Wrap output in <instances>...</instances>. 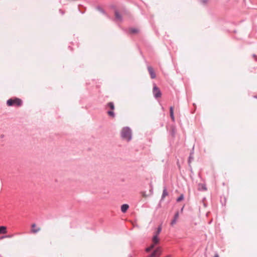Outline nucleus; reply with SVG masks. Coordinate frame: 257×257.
I'll return each instance as SVG.
<instances>
[{"instance_id":"f257e3e1","label":"nucleus","mask_w":257,"mask_h":257,"mask_svg":"<svg viewBox=\"0 0 257 257\" xmlns=\"http://www.w3.org/2000/svg\"><path fill=\"white\" fill-rule=\"evenodd\" d=\"M22 103L23 101L21 99L16 97L9 99L7 101V105L9 106L19 107L22 105Z\"/></svg>"},{"instance_id":"f03ea898","label":"nucleus","mask_w":257,"mask_h":257,"mask_svg":"<svg viewBox=\"0 0 257 257\" xmlns=\"http://www.w3.org/2000/svg\"><path fill=\"white\" fill-rule=\"evenodd\" d=\"M121 137L126 140L127 141H129L132 139V132L131 129L128 127H123L121 132Z\"/></svg>"},{"instance_id":"7ed1b4c3","label":"nucleus","mask_w":257,"mask_h":257,"mask_svg":"<svg viewBox=\"0 0 257 257\" xmlns=\"http://www.w3.org/2000/svg\"><path fill=\"white\" fill-rule=\"evenodd\" d=\"M162 251V249L161 247H158L148 257H159Z\"/></svg>"},{"instance_id":"20e7f679","label":"nucleus","mask_w":257,"mask_h":257,"mask_svg":"<svg viewBox=\"0 0 257 257\" xmlns=\"http://www.w3.org/2000/svg\"><path fill=\"white\" fill-rule=\"evenodd\" d=\"M153 92L154 95L155 96V97L159 98L161 96V91L159 88L156 85H154Z\"/></svg>"},{"instance_id":"39448f33","label":"nucleus","mask_w":257,"mask_h":257,"mask_svg":"<svg viewBox=\"0 0 257 257\" xmlns=\"http://www.w3.org/2000/svg\"><path fill=\"white\" fill-rule=\"evenodd\" d=\"M31 227V232L33 233H36L41 230V228L37 227L36 224L35 223L32 224Z\"/></svg>"},{"instance_id":"423d86ee","label":"nucleus","mask_w":257,"mask_h":257,"mask_svg":"<svg viewBox=\"0 0 257 257\" xmlns=\"http://www.w3.org/2000/svg\"><path fill=\"white\" fill-rule=\"evenodd\" d=\"M148 71L151 75V77L152 79H154L156 77V74L154 71L153 68L151 66H148Z\"/></svg>"},{"instance_id":"0eeeda50","label":"nucleus","mask_w":257,"mask_h":257,"mask_svg":"<svg viewBox=\"0 0 257 257\" xmlns=\"http://www.w3.org/2000/svg\"><path fill=\"white\" fill-rule=\"evenodd\" d=\"M178 218H179V212H177L175 214L174 219L172 220V221L171 222V225L172 226H173L174 224H176Z\"/></svg>"},{"instance_id":"6e6552de","label":"nucleus","mask_w":257,"mask_h":257,"mask_svg":"<svg viewBox=\"0 0 257 257\" xmlns=\"http://www.w3.org/2000/svg\"><path fill=\"white\" fill-rule=\"evenodd\" d=\"M152 242L154 243L159 244L160 242V238L159 237V235L154 234L152 238Z\"/></svg>"},{"instance_id":"1a4fd4ad","label":"nucleus","mask_w":257,"mask_h":257,"mask_svg":"<svg viewBox=\"0 0 257 257\" xmlns=\"http://www.w3.org/2000/svg\"><path fill=\"white\" fill-rule=\"evenodd\" d=\"M128 208H129L128 205H127L126 204H123L121 206V211H122V212L125 213L127 210Z\"/></svg>"},{"instance_id":"9d476101","label":"nucleus","mask_w":257,"mask_h":257,"mask_svg":"<svg viewBox=\"0 0 257 257\" xmlns=\"http://www.w3.org/2000/svg\"><path fill=\"white\" fill-rule=\"evenodd\" d=\"M157 244V243H154V242H152V244H151V245L149 247H148V248H146V251L149 252L153 248H154L155 247V246Z\"/></svg>"},{"instance_id":"9b49d317","label":"nucleus","mask_w":257,"mask_h":257,"mask_svg":"<svg viewBox=\"0 0 257 257\" xmlns=\"http://www.w3.org/2000/svg\"><path fill=\"white\" fill-rule=\"evenodd\" d=\"M7 233V228L5 226H0V234H5Z\"/></svg>"},{"instance_id":"f8f14e48","label":"nucleus","mask_w":257,"mask_h":257,"mask_svg":"<svg viewBox=\"0 0 257 257\" xmlns=\"http://www.w3.org/2000/svg\"><path fill=\"white\" fill-rule=\"evenodd\" d=\"M129 32L131 34H137L139 32V30L137 28H130Z\"/></svg>"},{"instance_id":"ddd939ff","label":"nucleus","mask_w":257,"mask_h":257,"mask_svg":"<svg viewBox=\"0 0 257 257\" xmlns=\"http://www.w3.org/2000/svg\"><path fill=\"white\" fill-rule=\"evenodd\" d=\"M168 193L167 191V189H164L163 190V194H162V199H163L166 196H168Z\"/></svg>"},{"instance_id":"4468645a","label":"nucleus","mask_w":257,"mask_h":257,"mask_svg":"<svg viewBox=\"0 0 257 257\" xmlns=\"http://www.w3.org/2000/svg\"><path fill=\"white\" fill-rule=\"evenodd\" d=\"M107 106L112 110L114 109V105L112 102H109Z\"/></svg>"},{"instance_id":"2eb2a0df","label":"nucleus","mask_w":257,"mask_h":257,"mask_svg":"<svg viewBox=\"0 0 257 257\" xmlns=\"http://www.w3.org/2000/svg\"><path fill=\"white\" fill-rule=\"evenodd\" d=\"M115 18L118 19V20H121V16L119 14V13L118 12H115Z\"/></svg>"},{"instance_id":"dca6fc26","label":"nucleus","mask_w":257,"mask_h":257,"mask_svg":"<svg viewBox=\"0 0 257 257\" xmlns=\"http://www.w3.org/2000/svg\"><path fill=\"white\" fill-rule=\"evenodd\" d=\"M162 228L161 226H159L158 228L157 231L155 233V234L159 235L161 231Z\"/></svg>"},{"instance_id":"f3484780","label":"nucleus","mask_w":257,"mask_h":257,"mask_svg":"<svg viewBox=\"0 0 257 257\" xmlns=\"http://www.w3.org/2000/svg\"><path fill=\"white\" fill-rule=\"evenodd\" d=\"M107 114L108 115H109L112 117H114V113L113 111L112 110L108 111L107 112Z\"/></svg>"},{"instance_id":"a211bd4d","label":"nucleus","mask_w":257,"mask_h":257,"mask_svg":"<svg viewBox=\"0 0 257 257\" xmlns=\"http://www.w3.org/2000/svg\"><path fill=\"white\" fill-rule=\"evenodd\" d=\"M184 198V196L183 195H181L177 199V202H180L182 201Z\"/></svg>"},{"instance_id":"6ab92c4d","label":"nucleus","mask_w":257,"mask_h":257,"mask_svg":"<svg viewBox=\"0 0 257 257\" xmlns=\"http://www.w3.org/2000/svg\"><path fill=\"white\" fill-rule=\"evenodd\" d=\"M141 194H142V197L144 198H146L148 196V195L146 194L145 192H141Z\"/></svg>"},{"instance_id":"aec40b11","label":"nucleus","mask_w":257,"mask_h":257,"mask_svg":"<svg viewBox=\"0 0 257 257\" xmlns=\"http://www.w3.org/2000/svg\"><path fill=\"white\" fill-rule=\"evenodd\" d=\"M170 116H171V117L172 119L173 120H174V116L173 113H170Z\"/></svg>"},{"instance_id":"412c9836","label":"nucleus","mask_w":257,"mask_h":257,"mask_svg":"<svg viewBox=\"0 0 257 257\" xmlns=\"http://www.w3.org/2000/svg\"><path fill=\"white\" fill-rule=\"evenodd\" d=\"M202 188L203 190H207V188L206 187L203 185H202Z\"/></svg>"},{"instance_id":"4be33fe9","label":"nucleus","mask_w":257,"mask_h":257,"mask_svg":"<svg viewBox=\"0 0 257 257\" xmlns=\"http://www.w3.org/2000/svg\"><path fill=\"white\" fill-rule=\"evenodd\" d=\"M170 113H173V107H170Z\"/></svg>"},{"instance_id":"5701e85b","label":"nucleus","mask_w":257,"mask_h":257,"mask_svg":"<svg viewBox=\"0 0 257 257\" xmlns=\"http://www.w3.org/2000/svg\"><path fill=\"white\" fill-rule=\"evenodd\" d=\"M214 257H219V255H218L217 254H216L214 255Z\"/></svg>"},{"instance_id":"b1692460","label":"nucleus","mask_w":257,"mask_h":257,"mask_svg":"<svg viewBox=\"0 0 257 257\" xmlns=\"http://www.w3.org/2000/svg\"><path fill=\"white\" fill-rule=\"evenodd\" d=\"M166 257H171V256H170V255H168V256H166Z\"/></svg>"}]
</instances>
